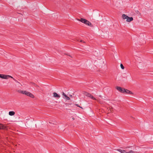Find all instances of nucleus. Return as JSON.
Masks as SVG:
<instances>
[{
	"label": "nucleus",
	"mask_w": 153,
	"mask_h": 153,
	"mask_svg": "<svg viewBox=\"0 0 153 153\" xmlns=\"http://www.w3.org/2000/svg\"><path fill=\"white\" fill-rule=\"evenodd\" d=\"M116 89L120 92H121L123 93H124V88H122L120 87L117 86L116 87Z\"/></svg>",
	"instance_id": "obj_3"
},
{
	"label": "nucleus",
	"mask_w": 153,
	"mask_h": 153,
	"mask_svg": "<svg viewBox=\"0 0 153 153\" xmlns=\"http://www.w3.org/2000/svg\"><path fill=\"white\" fill-rule=\"evenodd\" d=\"M15 114V112L13 111H10L9 112V114L10 116H13Z\"/></svg>",
	"instance_id": "obj_11"
},
{
	"label": "nucleus",
	"mask_w": 153,
	"mask_h": 153,
	"mask_svg": "<svg viewBox=\"0 0 153 153\" xmlns=\"http://www.w3.org/2000/svg\"><path fill=\"white\" fill-rule=\"evenodd\" d=\"M122 18L123 19H127V18H128V16L125 14H123L122 15Z\"/></svg>",
	"instance_id": "obj_14"
},
{
	"label": "nucleus",
	"mask_w": 153,
	"mask_h": 153,
	"mask_svg": "<svg viewBox=\"0 0 153 153\" xmlns=\"http://www.w3.org/2000/svg\"><path fill=\"white\" fill-rule=\"evenodd\" d=\"M8 78H13V77L10 75L1 74V78L3 79H7Z\"/></svg>",
	"instance_id": "obj_2"
},
{
	"label": "nucleus",
	"mask_w": 153,
	"mask_h": 153,
	"mask_svg": "<svg viewBox=\"0 0 153 153\" xmlns=\"http://www.w3.org/2000/svg\"><path fill=\"white\" fill-rule=\"evenodd\" d=\"M6 127L1 124H0V129H5Z\"/></svg>",
	"instance_id": "obj_13"
},
{
	"label": "nucleus",
	"mask_w": 153,
	"mask_h": 153,
	"mask_svg": "<svg viewBox=\"0 0 153 153\" xmlns=\"http://www.w3.org/2000/svg\"><path fill=\"white\" fill-rule=\"evenodd\" d=\"M80 42H82V40H81L80 41Z\"/></svg>",
	"instance_id": "obj_23"
},
{
	"label": "nucleus",
	"mask_w": 153,
	"mask_h": 153,
	"mask_svg": "<svg viewBox=\"0 0 153 153\" xmlns=\"http://www.w3.org/2000/svg\"><path fill=\"white\" fill-rule=\"evenodd\" d=\"M91 94L87 92H85L84 93V95L89 97L90 96Z\"/></svg>",
	"instance_id": "obj_15"
},
{
	"label": "nucleus",
	"mask_w": 153,
	"mask_h": 153,
	"mask_svg": "<svg viewBox=\"0 0 153 153\" xmlns=\"http://www.w3.org/2000/svg\"><path fill=\"white\" fill-rule=\"evenodd\" d=\"M133 18L132 17H129L128 16V18H127L126 21L128 22H130L133 20Z\"/></svg>",
	"instance_id": "obj_10"
},
{
	"label": "nucleus",
	"mask_w": 153,
	"mask_h": 153,
	"mask_svg": "<svg viewBox=\"0 0 153 153\" xmlns=\"http://www.w3.org/2000/svg\"><path fill=\"white\" fill-rule=\"evenodd\" d=\"M72 119H73V120H74V118L73 117V118H72Z\"/></svg>",
	"instance_id": "obj_24"
},
{
	"label": "nucleus",
	"mask_w": 153,
	"mask_h": 153,
	"mask_svg": "<svg viewBox=\"0 0 153 153\" xmlns=\"http://www.w3.org/2000/svg\"><path fill=\"white\" fill-rule=\"evenodd\" d=\"M86 25H88L90 26V27H93V25L89 21H87V22H86Z\"/></svg>",
	"instance_id": "obj_12"
},
{
	"label": "nucleus",
	"mask_w": 153,
	"mask_h": 153,
	"mask_svg": "<svg viewBox=\"0 0 153 153\" xmlns=\"http://www.w3.org/2000/svg\"><path fill=\"white\" fill-rule=\"evenodd\" d=\"M26 95L27 96H29L32 98L34 97V95L32 94L27 91L26 92Z\"/></svg>",
	"instance_id": "obj_4"
},
{
	"label": "nucleus",
	"mask_w": 153,
	"mask_h": 153,
	"mask_svg": "<svg viewBox=\"0 0 153 153\" xmlns=\"http://www.w3.org/2000/svg\"><path fill=\"white\" fill-rule=\"evenodd\" d=\"M32 83L33 85L34 86H36V87H37V88H38V87H39V86H38V85H36L35 83Z\"/></svg>",
	"instance_id": "obj_19"
},
{
	"label": "nucleus",
	"mask_w": 153,
	"mask_h": 153,
	"mask_svg": "<svg viewBox=\"0 0 153 153\" xmlns=\"http://www.w3.org/2000/svg\"><path fill=\"white\" fill-rule=\"evenodd\" d=\"M120 67L122 69H124V66H123V65L122 64H120Z\"/></svg>",
	"instance_id": "obj_18"
},
{
	"label": "nucleus",
	"mask_w": 153,
	"mask_h": 153,
	"mask_svg": "<svg viewBox=\"0 0 153 153\" xmlns=\"http://www.w3.org/2000/svg\"><path fill=\"white\" fill-rule=\"evenodd\" d=\"M13 80L15 81L18 84H20V85H21V86H22V85L20 83H19V82L17 80H16L14 78H13H13H12Z\"/></svg>",
	"instance_id": "obj_17"
},
{
	"label": "nucleus",
	"mask_w": 153,
	"mask_h": 153,
	"mask_svg": "<svg viewBox=\"0 0 153 153\" xmlns=\"http://www.w3.org/2000/svg\"><path fill=\"white\" fill-rule=\"evenodd\" d=\"M27 91H22L21 90H18L17 92L19 93H20L22 94H25L26 95Z\"/></svg>",
	"instance_id": "obj_6"
},
{
	"label": "nucleus",
	"mask_w": 153,
	"mask_h": 153,
	"mask_svg": "<svg viewBox=\"0 0 153 153\" xmlns=\"http://www.w3.org/2000/svg\"><path fill=\"white\" fill-rule=\"evenodd\" d=\"M89 97L90 98H91L93 99L94 100H97V99H96V98L94 97H93V96L91 94H90V96H89Z\"/></svg>",
	"instance_id": "obj_16"
},
{
	"label": "nucleus",
	"mask_w": 153,
	"mask_h": 153,
	"mask_svg": "<svg viewBox=\"0 0 153 153\" xmlns=\"http://www.w3.org/2000/svg\"><path fill=\"white\" fill-rule=\"evenodd\" d=\"M53 97L55 98H59L60 97V96L57 94L56 93L54 92L53 93Z\"/></svg>",
	"instance_id": "obj_8"
},
{
	"label": "nucleus",
	"mask_w": 153,
	"mask_h": 153,
	"mask_svg": "<svg viewBox=\"0 0 153 153\" xmlns=\"http://www.w3.org/2000/svg\"><path fill=\"white\" fill-rule=\"evenodd\" d=\"M76 105L77 106H78V107H80L79 106V105H78V104H76Z\"/></svg>",
	"instance_id": "obj_20"
},
{
	"label": "nucleus",
	"mask_w": 153,
	"mask_h": 153,
	"mask_svg": "<svg viewBox=\"0 0 153 153\" xmlns=\"http://www.w3.org/2000/svg\"><path fill=\"white\" fill-rule=\"evenodd\" d=\"M1 74H0V78H1Z\"/></svg>",
	"instance_id": "obj_21"
},
{
	"label": "nucleus",
	"mask_w": 153,
	"mask_h": 153,
	"mask_svg": "<svg viewBox=\"0 0 153 153\" xmlns=\"http://www.w3.org/2000/svg\"><path fill=\"white\" fill-rule=\"evenodd\" d=\"M116 150L119 152L121 153H138L137 152H135L131 150H130L129 152H126L125 150H123L120 149H117Z\"/></svg>",
	"instance_id": "obj_1"
},
{
	"label": "nucleus",
	"mask_w": 153,
	"mask_h": 153,
	"mask_svg": "<svg viewBox=\"0 0 153 153\" xmlns=\"http://www.w3.org/2000/svg\"><path fill=\"white\" fill-rule=\"evenodd\" d=\"M80 21L81 22L85 24H86V22H87V20L83 18H81L80 20Z\"/></svg>",
	"instance_id": "obj_9"
},
{
	"label": "nucleus",
	"mask_w": 153,
	"mask_h": 153,
	"mask_svg": "<svg viewBox=\"0 0 153 153\" xmlns=\"http://www.w3.org/2000/svg\"><path fill=\"white\" fill-rule=\"evenodd\" d=\"M99 97H102V96H101V95H100V96H99Z\"/></svg>",
	"instance_id": "obj_22"
},
{
	"label": "nucleus",
	"mask_w": 153,
	"mask_h": 153,
	"mask_svg": "<svg viewBox=\"0 0 153 153\" xmlns=\"http://www.w3.org/2000/svg\"><path fill=\"white\" fill-rule=\"evenodd\" d=\"M126 93V94H132L133 93L132 92L130 91L125 89H124V93Z\"/></svg>",
	"instance_id": "obj_5"
},
{
	"label": "nucleus",
	"mask_w": 153,
	"mask_h": 153,
	"mask_svg": "<svg viewBox=\"0 0 153 153\" xmlns=\"http://www.w3.org/2000/svg\"><path fill=\"white\" fill-rule=\"evenodd\" d=\"M62 96L64 97V98H65V99L67 100H69L70 99V98L67 96L64 92L62 93Z\"/></svg>",
	"instance_id": "obj_7"
}]
</instances>
